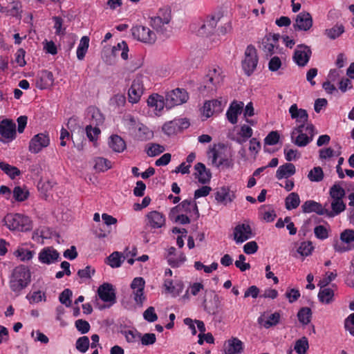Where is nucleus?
<instances>
[{"label":"nucleus","instance_id":"nucleus-1","mask_svg":"<svg viewBox=\"0 0 354 354\" xmlns=\"http://www.w3.org/2000/svg\"><path fill=\"white\" fill-rule=\"evenodd\" d=\"M31 273L29 268L24 265L15 267L9 277V287L18 296L30 283Z\"/></svg>","mask_w":354,"mask_h":354},{"label":"nucleus","instance_id":"nucleus-29","mask_svg":"<svg viewBox=\"0 0 354 354\" xmlns=\"http://www.w3.org/2000/svg\"><path fill=\"white\" fill-rule=\"evenodd\" d=\"M195 178L201 184H206L209 182L211 179V172L209 169L205 167V165L201 162L197 163L194 166Z\"/></svg>","mask_w":354,"mask_h":354},{"label":"nucleus","instance_id":"nucleus-33","mask_svg":"<svg viewBox=\"0 0 354 354\" xmlns=\"http://www.w3.org/2000/svg\"><path fill=\"white\" fill-rule=\"evenodd\" d=\"M302 210L305 213L315 212L319 215H324V206L314 201H307L302 205Z\"/></svg>","mask_w":354,"mask_h":354},{"label":"nucleus","instance_id":"nucleus-47","mask_svg":"<svg viewBox=\"0 0 354 354\" xmlns=\"http://www.w3.org/2000/svg\"><path fill=\"white\" fill-rule=\"evenodd\" d=\"M311 317L312 311L308 307L301 308L297 313L298 319L303 325L308 324L310 322Z\"/></svg>","mask_w":354,"mask_h":354},{"label":"nucleus","instance_id":"nucleus-8","mask_svg":"<svg viewBox=\"0 0 354 354\" xmlns=\"http://www.w3.org/2000/svg\"><path fill=\"white\" fill-rule=\"evenodd\" d=\"M188 100L187 93L180 88H176L167 93L166 95V108L171 109L180 105Z\"/></svg>","mask_w":354,"mask_h":354},{"label":"nucleus","instance_id":"nucleus-2","mask_svg":"<svg viewBox=\"0 0 354 354\" xmlns=\"http://www.w3.org/2000/svg\"><path fill=\"white\" fill-rule=\"evenodd\" d=\"M317 133L313 124H299L290 133L291 142L298 147H305L313 140Z\"/></svg>","mask_w":354,"mask_h":354},{"label":"nucleus","instance_id":"nucleus-53","mask_svg":"<svg viewBox=\"0 0 354 354\" xmlns=\"http://www.w3.org/2000/svg\"><path fill=\"white\" fill-rule=\"evenodd\" d=\"M94 167L99 171H105L112 167L111 161L109 160L98 157L95 159Z\"/></svg>","mask_w":354,"mask_h":354},{"label":"nucleus","instance_id":"nucleus-62","mask_svg":"<svg viewBox=\"0 0 354 354\" xmlns=\"http://www.w3.org/2000/svg\"><path fill=\"white\" fill-rule=\"evenodd\" d=\"M280 138L279 133L277 131L270 132L264 138L265 145H274L278 143Z\"/></svg>","mask_w":354,"mask_h":354},{"label":"nucleus","instance_id":"nucleus-17","mask_svg":"<svg viewBox=\"0 0 354 354\" xmlns=\"http://www.w3.org/2000/svg\"><path fill=\"white\" fill-rule=\"evenodd\" d=\"M147 106L156 115H160L165 108L166 107V100L163 96L153 93L150 95L147 100Z\"/></svg>","mask_w":354,"mask_h":354},{"label":"nucleus","instance_id":"nucleus-45","mask_svg":"<svg viewBox=\"0 0 354 354\" xmlns=\"http://www.w3.org/2000/svg\"><path fill=\"white\" fill-rule=\"evenodd\" d=\"M0 169L12 179L15 178L21 174L18 168L4 162H0Z\"/></svg>","mask_w":354,"mask_h":354},{"label":"nucleus","instance_id":"nucleus-55","mask_svg":"<svg viewBox=\"0 0 354 354\" xmlns=\"http://www.w3.org/2000/svg\"><path fill=\"white\" fill-rule=\"evenodd\" d=\"M165 151V147L160 145L151 143L147 145L146 152L149 156L153 157L162 153Z\"/></svg>","mask_w":354,"mask_h":354},{"label":"nucleus","instance_id":"nucleus-49","mask_svg":"<svg viewBox=\"0 0 354 354\" xmlns=\"http://www.w3.org/2000/svg\"><path fill=\"white\" fill-rule=\"evenodd\" d=\"M330 199L343 200L345 190L339 184H334L329 190Z\"/></svg>","mask_w":354,"mask_h":354},{"label":"nucleus","instance_id":"nucleus-58","mask_svg":"<svg viewBox=\"0 0 354 354\" xmlns=\"http://www.w3.org/2000/svg\"><path fill=\"white\" fill-rule=\"evenodd\" d=\"M28 192L25 188L19 186L15 187L13 189V197L17 201H24L28 196Z\"/></svg>","mask_w":354,"mask_h":354},{"label":"nucleus","instance_id":"nucleus-3","mask_svg":"<svg viewBox=\"0 0 354 354\" xmlns=\"http://www.w3.org/2000/svg\"><path fill=\"white\" fill-rule=\"evenodd\" d=\"M5 225L11 231H28L31 222L28 216L21 214H8L3 219Z\"/></svg>","mask_w":354,"mask_h":354},{"label":"nucleus","instance_id":"nucleus-11","mask_svg":"<svg viewBox=\"0 0 354 354\" xmlns=\"http://www.w3.org/2000/svg\"><path fill=\"white\" fill-rule=\"evenodd\" d=\"M340 241L345 245L342 246L338 243L334 245L336 252H343L351 250L354 246V230L346 229L339 235Z\"/></svg>","mask_w":354,"mask_h":354},{"label":"nucleus","instance_id":"nucleus-6","mask_svg":"<svg viewBox=\"0 0 354 354\" xmlns=\"http://www.w3.org/2000/svg\"><path fill=\"white\" fill-rule=\"evenodd\" d=\"M134 39L145 44H153L156 40V35L149 28L143 26H136L131 29Z\"/></svg>","mask_w":354,"mask_h":354},{"label":"nucleus","instance_id":"nucleus-57","mask_svg":"<svg viewBox=\"0 0 354 354\" xmlns=\"http://www.w3.org/2000/svg\"><path fill=\"white\" fill-rule=\"evenodd\" d=\"M89 339L86 336L79 337L75 343V347L81 353H86L89 347Z\"/></svg>","mask_w":354,"mask_h":354},{"label":"nucleus","instance_id":"nucleus-42","mask_svg":"<svg viewBox=\"0 0 354 354\" xmlns=\"http://www.w3.org/2000/svg\"><path fill=\"white\" fill-rule=\"evenodd\" d=\"M89 46V38L87 36H83L78 44L76 54L79 60H82L86 54Z\"/></svg>","mask_w":354,"mask_h":354},{"label":"nucleus","instance_id":"nucleus-27","mask_svg":"<svg viewBox=\"0 0 354 354\" xmlns=\"http://www.w3.org/2000/svg\"><path fill=\"white\" fill-rule=\"evenodd\" d=\"M280 314L278 312H275L272 314L264 313L258 318V323L265 328H269L272 326H274L279 323Z\"/></svg>","mask_w":354,"mask_h":354},{"label":"nucleus","instance_id":"nucleus-32","mask_svg":"<svg viewBox=\"0 0 354 354\" xmlns=\"http://www.w3.org/2000/svg\"><path fill=\"white\" fill-rule=\"evenodd\" d=\"M296 172V168L292 163H285L279 166L276 171V178L279 180L288 178L294 175Z\"/></svg>","mask_w":354,"mask_h":354},{"label":"nucleus","instance_id":"nucleus-9","mask_svg":"<svg viewBox=\"0 0 354 354\" xmlns=\"http://www.w3.org/2000/svg\"><path fill=\"white\" fill-rule=\"evenodd\" d=\"M253 236L252 228L248 223H239L233 230V240L236 244L243 243Z\"/></svg>","mask_w":354,"mask_h":354},{"label":"nucleus","instance_id":"nucleus-15","mask_svg":"<svg viewBox=\"0 0 354 354\" xmlns=\"http://www.w3.org/2000/svg\"><path fill=\"white\" fill-rule=\"evenodd\" d=\"M223 77L221 68L217 67L210 69L206 76L205 87L211 91L216 90L222 84Z\"/></svg>","mask_w":354,"mask_h":354},{"label":"nucleus","instance_id":"nucleus-48","mask_svg":"<svg viewBox=\"0 0 354 354\" xmlns=\"http://www.w3.org/2000/svg\"><path fill=\"white\" fill-rule=\"evenodd\" d=\"M324 177V171L320 167H315L308 174V178L311 182H321Z\"/></svg>","mask_w":354,"mask_h":354},{"label":"nucleus","instance_id":"nucleus-46","mask_svg":"<svg viewBox=\"0 0 354 354\" xmlns=\"http://www.w3.org/2000/svg\"><path fill=\"white\" fill-rule=\"evenodd\" d=\"M13 254L21 261H29L32 259L34 256L33 251H30L21 246L18 247Z\"/></svg>","mask_w":354,"mask_h":354},{"label":"nucleus","instance_id":"nucleus-40","mask_svg":"<svg viewBox=\"0 0 354 354\" xmlns=\"http://www.w3.org/2000/svg\"><path fill=\"white\" fill-rule=\"evenodd\" d=\"M129 254L127 253L126 256H122L119 252H114L109 256L106 259V263L113 268H119L121 266L122 261Z\"/></svg>","mask_w":354,"mask_h":354},{"label":"nucleus","instance_id":"nucleus-59","mask_svg":"<svg viewBox=\"0 0 354 354\" xmlns=\"http://www.w3.org/2000/svg\"><path fill=\"white\" fill-rule=\"evenodd\" d=\"M26 299L29 301L30 304H35L41 301L42 300H46L45 293L42 292L40 290L35 291L32 293L28 294L26 295Z\"/></svg>","mask_w":354,"mask_h":354},{"label":"nucleus","instance_id":"nucleus-52","mask_svg":"<svg viewBox=\"0 0 354 354\" xmlns=\"http://www.w3.org/2000/svg\"><path fill=\"white\" fill-rule=\"evenodd\" d=\"M260 213L261 218L268 223L273 221L277 217L274 210L270 207H262Z\"/></svg>","mask_w":354,"mask_h":354},{"label":"nucleus","instance_id":"nucleus-34","mask_svg":"<svg viewBox=\"0 0 354 354\" xmlns=\"http://www.w3.org/2000/svg\"><path fill=\"white\" fill-rule=\"evenodd\" d=\"M220 18L221 17L218 15L208 17L201 26V30H203L202 33L209 35L213 32L220 20Z\"/></svg>","mask_w":354,"mask_h":354},{"label":"nucleus","instance_id":"nucleus-14","mask_svg":"<svg viewBox=\"0 0 354 354\" xmlns=\"http://www.w3.org/2000/svg\"><path fill=\"white\" fill-rule=\"evenodd\" d=\"M225 103V101L218 99L209 100L205 102L202 109V116L207 119L214 114L221 112Z\"/></svg>","mask_w":354,"mask_h":354},{"label":"nucleus","instance_id":"nucleus-30","mask_svg":"<svg viewBox=\"0 0 354 354\" xmlns=\"http://www.w3.org/2000/svg\"><path fill=\"white\" fill-rule=\"evenodd\" d=\"M243 351V343L236 337L227 341L225 348V354H241Z\"/></svg>","mask_w":354,"mask_h":354},{"label":"nucleus","instance_id":"nucleus-12","mask_svg":"<svg viewBox=\"0 0 354 354\" xmlns=\"http://www.w3.org/2000/svg\"><path fill=\"white\" fill-rule=\"evenodd\" d=\"M50 145V138L47 134L38 133L34 136L29 142L28 149L32 153H38L44 148Z\"/></svg>","mask_w":354,"mask_h":354},{"label":"nucleus","instance_id":"nucleus-7","mask_svg":"<svg viewBox=\"0 0 354 354\" xmlns=\"http://www.w3.org/2000/svg\"><path fill=\"white\" fill-rule=\"evenodd\" d=\"M16 138V124L11 120L0 122V141L10 142Z\"/></svg>","mask_w":354,"mask_h":354},{"label":"nucleus","instance_id":"nucleus-4","mask_svg":"<svg viewBox=\"0 0 354 354\" xmlns=\"http://www.w3.org/2000/svg\"><path fill=\"white\" fill-rule=\"evenodd\" d=\"M232 156L230 149L224 145L215 146L209 152V157L212 158V164L216 167L221 165L230 167L232 165Z\"/></svg>","mask_w":354,"mask_h":354},{"label":"nucleus","instance_id":"nucleus-44","mask_svg":"<svg viewBox=\"0 0 354 354\" xmlns=\"http://www.w3.org/2000/svg\"><path fill=\"white\" fill-rule=\"evenodd\" d=\"M253 130L250 127L246 124H243L241 127L239 132V137L236 139V142L239 144H243L247 141L248 139L252 137Z\"/></svg>","mask_w":354,"mask_h":354},{"label":"nucleus","instance_id":"nucleus-18","mask_svg":"<svg viewBox=\"0 0 354 354\" xmlns=\"http://www.w3.org/2000/svg\"><path fill=\"white\" fill-rule=\"evenodd\" d=\"M143 89L142 76L138 75L133 80L129 89L128 95L129 102L132 104L138 102L143 93Z\"/></svg>","mask_w":354,"mask_h":354},{"label":"nucleus","instance_id":"nucleus-37","mask_svg":"<svg viewBox=\"0 0 354 354\" xmlns=\"http://www.w3.org/2000/svg\"><path fill=\"white\" fill-rule=\"evenodd\" d=\"M109 147L115 152H122L126 149V144L124 140L118 135L110 137L109 142Z\"/></svg>","mask_w":354,"mask_h":354},{"label":"nucleus","instance_id":"nucleus-63","mask_svg":"<svg viewBox=\"0 0 354 354\" xmlns=\"http://www.w3.org/2000/svg\"><path fill=\"white\" fill-rule=\"evenodd\" d=\"M328 227L324 225H317L314 229V233L315 236L321 240L326 239L328 237Z\"/></svg>","mask_w":354,"mask_h":354},{"label":"nucleus","instance_id":"nucleus-50","mask_svg":"<svg viewBox=\"0 0 354 354\" xmlns=\"http://www.w3.org/2000/svg\"><path fill=\"white\" fill-rule=\"evenodd\" d=\"M344 32V27L342 24H336L333 27L326 29L325 35L330 39L339 37Z\"/></svg>","mask_w":354,"mask_h":354},{"label":"nucleus","instance_id":"nucleus-35","mask_svg":"<svg viewBox=\"0 0 354 354\" xmlns=\"http://www.w3.org/2000/svg\"><path fill=\"white\" fill-rule=\"evenodd\" d=\"M87 118L91 125L98 126L103 123L104 117L98 109L89 107L87 111Z\"/></svg>","mask_w":354,"mask_h":354},{"label":"nucleus","instance_id":"nucleus-38","mask_svg":"<svg viewBox=\"0 0 354 354\" xmlns=\"http://www.w3.org/2000/svg\"><path fill=\"white\" fill-rule=\"evenodd\" d=\"M179 207L190 216H195L196 218L199 216L198 206L194 201L185 200L179 205Z\"/></svg>","mask_w":354,"mask_h":354},{"label":"nucleus","instance_id":"nucleus-56","mask_svg":"<svg viewBox=\"0 0 354 354\" xmlns=\"http://www.w3.org/2000/svg\"><path fill=\"white\" fill-rule=\"evenodd\" d=\"M100 132V129L97 126L93 127V125L89 124L86 127V136L91 142L97 141Z\"/></svg>","mask_w":354,"mask_h":354},{"label":"nucleus","instance_id":"nucleus-31","mask_svg":"<svg viewBox=\"0 0 354 354\" xmlns=\"http://www.w3.org/2000/svg\"><path fill=\"white\" fill-rule=\"evenodd\" d=\"M215 198L218 203L226 205L233 201L234 194L229 187H222L216 192Z\"/></svg>","mask_w":354,"mask_h":354},{"label":"nucleus","instance_id":"nucleus-24","mask_svg":"<svg viewBox=\"0 0 354 354\" xmlns=\"http://www.w3.org/2000/svg\"><path fill=\"white\" fill-rule=\"evenodd\" d=\"M99 297L104 302L113 304L115 302V294L113 285L104 283L97 290Z\"/></svg>","mask_w":354,"mask_h":354},{"label":"nucleus","instance_id":"nucleus-19","mask_svg":"<svg viewBox=\"0 0 354 354\" xmlns=\"http://www.w3.org/2000/svg\"><path fill=\"white\" fill-rule=\"evenodd\" d=\"M146 225L151 229H160L165 225V216L158 211H151L145 216Z\"/></svg>","mask_w":354,"mask_h":354},{"label":"nucleus","instance_id":"nucleus-41","mask_svg":"<svg viewBox=\"0 0 354 354\" xmlns=\"http://www.w3.org/2000/svg\"><path fill=\"white\" fill-rule=\"evenodd\" d=\"M129 47L124 41L119 42L116 46L112 48V53L113 56L116 57L120 55L122 59L127 60L128 59Z\"/></svg>","mask_w":354,"mask_h":354},{"label":"nucleus","instance_id":"nucleus-25","mask_svg":"<svg viewBox=\"0 0 354 354\" xmlns=\"http://www.w3.org/2000/svg\"><path fill=\"white\" fill-rule=\"evenodd\" d=\"M243 105V102L237 101H234L230 104L226 112V117L231 124H234L237 123L238 116L242 113Z\"/></svg>","mask_w":354,"mask_h":354},{"label":"nucleus","instance_id":"nucleus-22","mask_svg":"<svg viewBox=\"0 0 354 354\" xmlns=\"http://www.w3.org/2000/svg\"><path fill=\"white\" fill-rule=\"evenodd\" d=\"M54 77L52 72L42 70L38 72L35 78L36 86L39 89H47L53 86Z\"/></svg>","mask_w":354,"mask_h":354},{"label":"nucleus","instance_id":"nucleus-54","mask_svg":"<svg viewBox=\"0 0 354 354\" xmlns=\"http://www.w3.org/2000/svg\"><path fill=\"white\" fill-rule=\"evenodd\" d=\"M309 348L308 339L303 337L296 341L294 349L298 354H305Z\"/></svg>","mask_w":354,"mask_h":354},{"label":"nucleus","instance_id":"nucleus-61","mask_svg":"<svg viewBox=\"0 0 354 354\" xmlns=\"http://www.w3.org/2000/svg\"><path fill=\"white\" fill-rule=\"evenodd\" d=\"M73 293L70 289H65L59 295V300L60 303L65 305L66 307L71 306V297Z\"/></svg>","mask_w":354,"mask_h":354},{"label":"nucleus","instance_id":"nucleus-28","mask_svg":"<svg viewBox=\"0 0 354 354\" xmlns=\"http://www.w3.org/2000/svg\"><path fill=\"white\" fill-rule=\"evenodd\" d=\"M289 113L291 118L295 120L296 122L299 124L305 125L308 121V115L305 109H299L296 104H293L289 108Z\"/></svg>","mask_w":354,"mask_h":354},{"label":"nucleus","instance_id":"nucleus-20","mask_svg":"<svg viewBox=\"0 0 354 354\" xmlns=\"http://www.w3.org/2000/svg\"><path fill=\"white\" fill-rule=\"evenodd\" d=\"M313 21L311 15L303 11L296 16L294 28L298 30L308 31L313 26Z\"/></svg>","mask_w":354,"mask_h":354},{"label":"nucleus","instance_id":"nucleus-36","mask_svg":"<svg viewBox=\"0 0 354 354\" xmlns=\"http://www.w3.org/2000/svg\"><path fill=\"white\" fill-rule=\"evenodd\" d=\"M334 290L330 288L322 287L318 293V298L319 301L325 304H329L334 300Z\"/></svg>","mask_w":354,"mask_h":354},{"label":"nucleus","instance_id":"nucleus-16","mask_svg":"<svg viewBox=\"0 0 354 354\" xmlns=\"http://www.w3.org/2000/svg\"><path fill=\"white\" fill-rule=\"evenodd\" d=\"M145 281L142 277H136L131 283V288L133 290V299L136 304L142 306L145 300L144 295V288Z\"/></svg>","mask_w":354,"mask_h":354},{"label":"nucleus","instance_id":"nucleus-64","mask_svg":"<svg viewBox=\"0 0 354 354\" xmlns=\"http://www.w3.org/2000/svg\"><path fill=\"white\" fill-rule=\"evenodd\" d=\"M126 340L129 343H134L141 337V334L136 330H129L124 332Z\"/></svg>","mask_w":354,"mask_h":354},{"label":"nucleus","instance_id":"nucleus-5","mask_svg":"<svg viewBox=\"0 0 354 354\" xmlns=\"http://www.w3.org/2000/svg\"><path fill=\"white\" fill-rule=\"evenodd\" d=\"M258 64V57L256 48L248 46L245 51V57L242 61V67L247 75H250L256 69Z\"/></svg>","mask_w":354,"mask_h":354},{"label":"nucleus","instance_id":"nucleus-10","mask_svg":"<svg viewBox=\"0 0 354 354\" xmlns=\"http://www.w3.org/2000/svg\"><path fill=\"white\" fill-rule=\"evenodd\" d=\"M171 20L170 12L168 10H159L157 15L151 18V26L158 32H163L165 26L168 25Z\"/></svg>","mask_w":354,"mask_h":354},{"label":"nucleus","instance_id":"nucleus-43","mask_svg":"<svg viewBox=\"0 0 354 354\" xmlns=\"http://www.w3.org/2000/svg\"><path fill=\"white\" fill-rule=\"evenodd\" d=\"M153 133L147 126L139 124L136 131V136L140 140H147L153 138Z\"/></svg>","mask_w":354,"mask_h":354},{"label":"nucleus","instance_id":"nucleus-23","mask_svg":"<svg viewBox=\"0 0 354 354\" xmlns=\"http://www.w3.org/2000/svg\"><path fill=\"white\" fill-rule=\"evenodd\" d=\"M311 55L310 48L306 45H299L297 46L293 59L299 66H304L308 62Z\"/></svg>","mask_w":354,"mask_h":354},{"label":"nucleus","instance_id":"nucleus-51","mask_svg":"<svg viewBox=\"0 0 354 354\" xmlns=\"http://www.w3.org/2000/svg\"><path fill=\"white\" fill-rule=\"evenodd\" d=\"M299 203V196L297 193L292 192L286 198V207L288 210L297 208Z\"/></svg>","mask_w":354,"mask_h":354},{"label":"nucleus","instance_id":"nucleus-26","mask_svg":"<svg viewBox=\"0 0 354 354\" xmlns=\"http://www.w3.org/2000/svg\"><path fill=\"white\" fill-rule=\"evenodd\" d=\"M324 215L333 218L335 216H337L341 212H344L346 209V204L344 203L343 200H335L331 199L330 201V207L331 209H329L327 206L328 204H324Z\"/></svg>","mask_w":354,"mask_h":354},{"label":"nucleus","instance_id":"nucleus-21","mask_svg":"<svg viewBox=\"0 0 354 354\" xmlns=\"http://www.w3.org/2000/svg\"><path fill=\"white\" fill-rule=\"evenodd\" d=\"M59 259V253L53 247L43 248L38 254L40 263L50 265L57 262Z\"/></svg>","mask_w":354,"mask_h":354},{"label":"nucleus","instance_id":"nucleus-60","mask_svg":"<svg viewBox=\"0 0 354 354\" xmlns=\"http://www.w3.org/2000/svg\"><path fill=\"white\" fill-rule=\"evenodd\" d=\"M313 250L311 242L304 241L301 243L300 245L297 249V252L303 257H307L310 255Z\"/></svg>","mask_w":354,"mask_h":354},{"label":"nucleus","instance_id":"nucleus-39","mask_svg":"<svg viewBox=\"0 0 354 354\" xmlns=\"http://www.w3.org/2000/svg\"><path fill=\"white\" fill-rule=\"evenodd\" d=\"M163 286L167 293L171 294L173 297L180 295L183 290V286L180 283L174 285L173 281L170 279H165Z\"/></svg>","mask_w":354,"mask_h":354},{"label":"nucleus","instance_id":"nucleus-13","mask_svg":"<svg viewBox=\"0 0 354 354\" xmlns=\"http://www.w3.org/2000/svg\"><path fill=\"white\" fill-rule=\"evenodd\" d=\"M279 38V35L269 33L262 39L260 48L267 56H271L277 53Z\"/></svg>","mask_w":354,"mask_h":354}]
</instances>
